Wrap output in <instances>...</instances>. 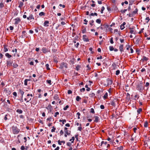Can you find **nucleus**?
<instances>
[{
  "mask_svg": "<svg viewBox=\"0 0 150 150\" xmlns=\"http://www.w3.org/2000/svg\"><path fill=\"white\" fill-rule=\"evenodd\" d=\"M11 129L12 133L14 134H18L20 132V129L16 126H13L11 127Z\"/></svg>",
  "mask_w": 150,
  "mask_h": 150,
  "instance_id": "nucleus-1",
  "label": "nucleus"
},
{
  "mask_svg": "<svg viewBox=\"0 0 150 150\" xmlns=\"http://www.w3.org/2000/svg\"><path fill=\"white\" fill-rule=\"evenodd\" d=\"M67 64L66 63L63 62L60 64L59 68L60 69H62L64 68H67Z\"/></svg>",
  "mask_w": 150,
  "mask_h": 150,
  "instance_id": "nucleus-2",
  "label": "nucleus"
},
{
  "mask_svg": "<svg viewBox=\"0 0 150 150\" xmlns=\"http://www.w3.org/2000/svg\"><path fill=\"white\" fill-rule=\"evenodd\" d=\"M117 102V100L116 99H114L111 100L110 103L112 105L115 107Z\"/></svg>",
  "mask_w": 150,
  "mask_h": 150,
  "instance_id": "nucleus-3",
  "label": "nucleus"
},
{
  "mask_svg": "<svg viewBox=\"0 0 150 150\" xmlns=\"http://www.w3.org/2000/svg\"><path fill=\"white\" fill-rule=\"evenodd\" d=\"M106 81L107 83L106 86L111 85L112 83V81L109 78L107 79Z\"/></svg>",
  "mask_w": 150,
  "mask_h": 150,
  "instance_id": "nucleus-4",
  "label": "nucleus"
},
{
  "mask_svg": "<svg viewBox=\"0 0 150 150\" xmlns=\"http://www.w3.org/2000/svg\"><path fill=\"white\" fill-rule=\"evenodd\" d=\"M13 62V61L12 60H11V59L8 60L6 62V66L8 67L11 66Z\"/></svg>",
  "mask_w": 150,
  "mask_h": 150,
  "instance_id": "nucleus-5",
  "label": "nucleus"
},
{
  "mask_svg": "<svg viewBox=\"0 0 150 150\" xmlns=\"http://www.w3.org/2000/svg\"><path fill=\"white\" fill-rule=\"evenodd\" d=\"M14 20L15 21L14 23L15 25H17L21 21V19L18 17L15 18Z\"/></svg>",
  "mask_w": 150,
  "mask_h": 150,
  "instance_id": "nucleus-6",
  "label": "nucleus"
},
{
  "mask_svg": "<svg viewBox=\"0 0 150 150\" xmlns=\"http://www.w3.org/2000/svg\"><path fill=\"white\" fill-rule=\"evenodd\" d=\"M27 19L28 21H30L32 19H34V17L32 14H30L27 17Z\"/></svg>",
  "mask_w": 150,
  "mask_h": 150,
  "instance_id": "nucleus-7",
  "label": "nucleus"
},
{
  "mask_svg": "<svg viewBox=\"0 0 150 150\" xmlns=\"http://www.w3.org/2000/svg\"><path fill=\"white\" fill-rule=\"evenodd\" d=\"M42 50L44 53H46L48 52V49L45 47H43L42 48Z\"/></svg>",
  "mask_w": 150,
  "mask_h": 150,
  "instance_id": "nucleus-8",
  "label": "nucleus"
},
{
  "mask_svg": "<svg viewBox=\"0 0 150 150\" xmlns=\"http://www.w3.org/2000/svg\"><path fill=\"white\" fill-rule=\"evenodd\" d=\"M144 87L141 85H138L137 86V89L139 91H141L144 89Z\"/></svg>",
  "mask_w": 150,
  "mask_h": 150,
  "instance_id": "nucleus-9",
  "label": "nucleus"
},
{
  "mask_svg": "<svg viewBox=\"0 0 150 150\" xmlns=\"http://www.w3.org/2000/svg\"><path fill=\"white\" fill-rule=\"evenodd\" d=\"M83 38L84 41L88 42L89 41L86 35H83Z\"/></svg>",
  "mask_w": 150,
  "mask_h": 150,
  "instance_id": "nucleus-10",
  "label": "nucleus"
},
{
  "mask_svg": "<svg viewBox=\"0 0 150 150\" xmlns=\"http://www.w3.org/2000/svg\"><path fill=\"white\" fill-rule=\"evenodd\" d=\"M49 21H45L43 25L45 27H48L49 26Z\"/></svg>",
  "mask_w": 150,
  "mask_h": 150,
  "instance_id": "nucleus-11",
  "label": "nucleus"
},
{
  "mask_svg": "<svg viewBox=\"0 0 150 150\" xmlns=\"http://www.w3.org/2000/svg\"><path fill=\"white\" fill-rule=\"evenodd\" d=\"M123 46V44H121L119 47V50L121 52L124 51Z\"/></svg>",
  "mask_w": 150,
  "mask_h": 150,
  "instance_id": "nucleus-12",
  "label": "nucleus"
},
{
  "mask_svg": "<svg viewBox=\"0 0 150 150\" xmlns=\"http://www.w3.org/2000/svg\"><path fill=\"white\" fill-rule=\"evenodd\" d=\"M4 91L6 92V93H8L9 95H10L11 93V92L8 88H5L4 89Z\"/></svg>",
  "mask_w": 150,
  "mask_h": 150,
  "instance_id": "nucleus-13",
  "label": "nucleus"
},
{
  "mask_svg": "<svg viewBox=\"0 0 150 150\" xmlns=\"http://www.w3.org/2000/svg\"><path fill=\"white\" fill-rule=\"evenodd\" d=\"M95 120H94V122H97L99 121V117L97 116H95L94 117Z\"/></svg>",
  "mask_w": 150,
  "mask_h": 150,
  "instance_id": "nucleus-14",
  "label": "nucleus"
},
{
  "mask_svg": "<svg viewBox=\"0 0 150 150\" xmlns=\"http://www.w3.org/2000/svg\"><path fill=\"white\" fill-rule=\"evenodd\" d=\"M19 5L18 6V7L21 8L23 6V5L24 4L23 2H22L21 1H20L19 2Z\"/></svg>",
  "mask_w": 150,
  "mask_h": 150,
  "instance_id": "nucleus-15",
  "label": "nucleus"
},
{
  "mask_svg": "<svg viewBox=\"0 0 150 150\" xmlns=\"http://www.w3.org/2000/svg\"><path fill=\"white\" fill-rule=\"evenodd\" d=\"M117 65L116 64H115V63H113L112 64V66L113 67V69L115 70V69H116V68H117Z\"/></svg>",
  "mask_w": 150,
  "mask_h": 150,
  "instance_id": "nucleus-16",
  "label": "nucleus"
},
{
  "mask_svg": "<svg viewBox=\"0 0 150 150\" xmlns=\"http://www.w3.org/2000/svg\"><path fill=\"white\" fill-rule=\"evenodd\" d=\"M58 144L59 145H61L62 143H63L64 144L65 143V141H60V140H59L58 141Z\"/></svg>",
  "mask_w": 150,
  "mask_h": 150,
  "instance_id": "nucleus-17",
  "label": "nucleus"
},
{
  "mask_svg": "<svg viewBox=\"0 0 150 150\" xmlns=\"http://www.w3.org/2000/svg\"><path fill=\"white\" fill-rule=\"evenodd\" d=\"M19 93H21V98H23V95L24 93V92L22 91V90L20 89L19 90Z\"/></svg>",
  "mask_w": 150,
  "mask_h": 150,
  "instance_id": "nucleus-18",
  "label": "nucleus"
},
{
  "mask_svg": "<svg viewBox=\"0 0 150 150\" xmlns=\"http://www.w3.org/2000/svg\"><path fill=\"white\" fill-rule=\"evenodd\" d=\"M149 59L148 58L146 57L145 56H143V59H142V60L143 61H147Z\"/></svg>",
  "mask_w": 150,
  "mask_h": 150,
  "instance_id": "nucleus-19",
  "label": "nucleus"
},
{
  "mask_svg": "<svg viewBox=\"0 0 150 150\" xmlns=\"http://www.w3.org/2000/svg\"><path fill=\"white\" fill-rule=\"evenodd\" d=\"M4 6V4L2 2L0 3V8L1 9Z\"/></svg>",
  "mask_w": 150,
  "mask_h": 150,
  "instance_id": "nucleus-20",
  "label": "nucleus"
},
{
  "mask_svg": "<svg viewBox=\"0 0 150 150\" xmlns=\"http://www.w3.org/2000/svg\"><path fill=\"white\" fill-rule=\"evenodd\" d=\"M5 56L8 58H10L12 57V56L10 54L8 53H6L5 54Z\"/></svg>",
  "mask_w": 150,
  "mask_h": 150,
  "instance_id": "nucleus-21",
  "label": "nucleus"
},
{
  "mask_svg": "<svg viewBox=\"0 0 150 150\" xmlns=\"http://www.w3.org/2000/svg\"><path fill=\"white\" fill-rule=\"evenodd\" d=\"M138 12V9L137 8H136L134 11L132 13V15H134L137 13Z\"/></svg>",
  "mask_w": 150,
  "mask_h": 150,
  "instance_id": "nucleus-22",
  "label": "nucleus"
},
{
  "mask_svg": "<svg viewBox=\"0 0 150 150\" xmlns=\"http://www.w3.org/2000/svg\"><path fill=\"white\" fill-rule=\"evenodd\" d=\"M16 111L19 114H21L23 113V111L21 110L20 109H17Z\"/></svg>",
  "mask_w": 150,
  "mask_h": 150,
  "instance_id": "nucleus-23",
  "label": "nucleus"
},
{
  "mask_svg": "<svg viewBox=\"0 0 150 150\" xmlns=\"http://www.w3.org/2000/svg\"><path fill=\"white\" fill-rule=\"evenodd\" d=\"M39 15L40 16H45V13L43 12H41L39 13Z\"/></svg>",
  "mask_w": 150,
  "mask_h": 150,
  "instance_id": "nucleus-24",
  "label": "nucleus"
},
{
  "mask_svg": "<svg viewBox=\"0 0 150 150\" xmlns=\"http://www.w3.org/2000/svg\"><path fill=\"white\" fill-rule=\"evenodd\" d=\"M123 146H120L118 147L117 148V150H123Z\"/></svg>",
  "mask_w": 150,
  "mask_h": 150,
  "instance_id": "nucleus-25",
  "label": "nucleus"
},
{
  "mask_svg": "<svg viewBox=\"0 0 150 150\" xmlns=\"http://www.w3.org/2000/svg\"><path fill=\"white\" fill-rule=\"evenodd\" d=\"M30 79H25L24 81V85L25 86H27L28 84V81H29Z\"/></svg>",
  "mask_w": 150,
  "mask_h": 150,
  "instance_id": "nucleus-26",
  "label": "nucleus"
},
{
  "mask_svg": "<svg viewBox=\"0 0 150 150\" xmlns=\"http://www.w3.org/2000/svg\"><path fill=\"white\" fill-rule=\"evenodd\" d=\"M108 94L107 93H106L103 96V98L105 99H107L108 98Z\"/></svg>",
  "mask_w": 150,
  "mask_h": 150,
  "instance_id": "nucleus-27",
  "label": "nucleus"
},
{
  "mask_svg": "<svg viewBox=\"0 0 150 150\" xmlns=\"http://www.w3.org/2000/svg\"><path fill=\"white\" fill-rule=\"evenodd\" d=\"M95 94L94 93H91L89 94V96L91 98H93L95 96Z\"/></svg>",
  "mask_w": 150,
  "mask_h": 150,
  "instance_id": "nucleus-28",
  "label": "nucleus"
},
{
  "mask_svg": "<svg viewBox=\"0 0 150 150\" xmlns=\"http://www.w3.org/2000/svg\"><path fill=\"white\" fill-rule=\"evenodd\" d=\"M107 142H104L103 141H102L101 142V143L100 146H102V145L103 144L105 145L107 144Z\"/></svg>",
  "mask_w": 150,
  "mask_h": 150,
  "instance_id": "nucleus-29",
  "label": "nucleus"
},
{
  "mask_svg": "<svg viewBox=\"0 0 150 150\" xmlns=\"http://www.w3.org/2000/svg\"><path fill=\"white\" fill-rule=\"evenodd\" d=\"M59 121L60 122H62V124H64V123L66 122V120L65 119H64L62 120H60Z\"/></svg>",
  "mask_w": 150,
  "mask_h": 150,
  "instance_id": "nucleus-30",
  "label": "nucleus"
},
{
  "mask_svg": "<svg viewBox=\"0 0 150 150\" xmlns=\"http://www.w3.org/2000/svg\"><path fill=\"white\" fill-rule=\"evenodd\" d=\"M148 122L146 121L144 123V126L145 127H148Z\"/></svg>",
  "mask_w": 150,
  "mask_h": 150,
  "instance_id": "nucleus-31",
  "label": "nucleus"
},
{
  "mask_svg": "<svg viewBox=\"0 0 150 150\" xmlns=\"http://www.w3.org/2000/svg\"><path fill=\"white\" fill-rule=\"evenodd\" d=\"M81 99V98L79 96H77L76 98V100L77 101H79Z\"/></svg>",
  "mask_w": 150,
  "mask_h": 150,
  "instance_id": "nucleus-32",
  "label": "nucleus"
},
{
  "mask_svg": "<svg viewBox=\"0 0 150 150\" xmlns=\"http://www.w3.org/2000/svg\"><path fill=\"white\" fill-rule=\"evenodd\" d=\"M96 22L98 24H100L101 23V21L100 19H98L96 20Z\"/></svg>",
  "mask_w": 150,
  "mask_h": 150,
  "instance_id": "nucleus-33",
  "label": "nucleus"
},
{
  "mask_svg": "<svg viewBox=\"0 0 150 150\" xmlns=\"http://www.w3.org/2000/svg\"><path fill=\"white\" fill-rule=\"evenodd\" d=\"M142 111V109L141 108H139L137 110V112L138 114L140 113V112Z\"/></svg>",
  "mask_w": 150,
  "mask_h": 150,
  "instance_id": "nucleus-34",
  "label": "nucleus"
},
{
  "mask_svg": "<svg viewBox=\"0 0 150 150\" xmlns=\"http://www.w3.org/2000/svg\"><path fill=\"white\" fill-rule=\"evenodd\" d=\"M65 134H67V135H69L70 134L71 131H69V132L67 130H66L65 131Z\"/></svg>",
  "mask_w": 150,
  "mask_h": 150,
  "instance_id": "nucleus-35",
  "label": "nucleus"
},
{
  "mask_svg": "<svg viewBox=\"0 0 150 150\" xmlns=\"http://www.w3.org/2000/svg\"><path fill=\"white\" fill-rule=\"evenodd\" d=\"M74 137H72L71 139L69 140L70 141H71V143H73L74 142Z\"/></svg>",
  "mask_w": 150,
  "mask_h": 150,
  "instance_id": "nucleus-36",
  "label": "nucleus"
},
{
  "mask_svg": "<svg viewBox=\"0 0 150 150\" xmlns=\"http://www.w3.org/2000/svg\"><path fill=\"white\" fill-rule=\"evenodd\" d=\"M59 98V97L58 95H55L54 97V99L57 100Z\"/></svg>",
  "mask_w": 150,
  "mask_h": 150,
  "instance_id": "nucleus-37",
  "label": "nucleus"
},
{
  "mask_svg": "<svg viewBox=\"0 0 150 150\" xmlns=\"http://www.w3.org/2000/svg\"><path fill=\"white\" fill-rule=\"evenodd\" d=\"M127 10V9H125L124 10H121L120 11V12H121L122 13H124Z\"/></svg>",
  "mask_w": 150,
  "mask_h": 150,
  "instance_id": "nucleus-38",
  "label": "nucleus"
},
{
  "mask_svg": "<svg viewBox=\"0 0 150 150\" xmlns=\"http://www.w3.org/2000/svg\"><path fill=\"white\" fill-rule=\"evenodd\" d=\"M140 41V39H137L135 41V44H138Z\"/></svg>",
  "mask_w": 150,
  "mask_h": 150,
  "instance_id": "nucleus-39",
  "label": "nucleus"
},
{
  "mask_svg": "<svg viewBox=\"0 0 150 150\" xmlns=\"http://www.w3.org/2000/svg\"><path fill=\"white\" fill-rule=\"evenodd\" d=\"M109 50L110 51H112L114 50V48L112 46H110L109 47Z\"/></svg>",
  "mask_w": 150,
  "mask_h": 150,
  "instance_id": "nucleus-40",
  "label": "nucleus"
},
{
  "mask_svg": "<svg viewBox=\"0 0 150 150\" xmlns=\"http://www.w3.org/2000/svg\"><path fill=\"white\" fill-rule=\"evenodd\" d=\"M79 37L76 35L75 36V37L74 38V41H76V40H78Z\"/></svg>",
  "mask_w": 150,
  "mask_h": 150,
  "instance_id": "nucleus-41",
  "label": "nucleus"
},
{
  "mask_svg": "<svg viewBox=\"0 0 150 150\" xmlns=\"http://www.w3.org/2000/svg\"><path fill=\"white\" fill-rule=\"evenodd\" d=\"M13 66L14 68H16L18 66V65L16 63H13Z\"/></svg>",
  "mask_w": 150,
  "mask_h": 150,
  "instance_id": "nucleus-42",
  "label": "nucleus"
},
{
  "mask_svg": "<svg viewBox=\"0 0 150 150\" xmlns=\"http://www.w3.org/2000/svg\"><path fill=\"white\" fill-rule=\"evenodd\" d=\"M120 73V71L119 70H117L116 71L115 74L116 75H118Z\"/></svg>",
  "mask_w": 150,
  "mask_h": 150,
  "instance_id": "nucleus-43",
  "label": "nucleus"
},
{
  "mask_svg": "<svg viewBox=\"0 0 150 150\" xmlns=\"http://www.w3.org/2000/svg\"><path fill=\"white\" fill-rule=\"evenodd\" d=\"M45 66L46 67L47 69V70H49L50 69V68L49 67V65L48 64H46L45 65Z\"/></svg>",
  "mask_w": 150,
  "mask_h": 150,
  "instance_id": "nucleus-44",
  "label": "nucleus"
},
{
  "mask_svg": "<svg viewBox=\"0 0 150 150\" xmlns=\"http://www.w3.org/2000/svg\"><path fill=\"white\" fill-rule=\"evenodd\" d=\"M80 68V66L79 65L77 66L76 67V70L79 71Z\"/></svg>",
  "mask_w": 150,
  "mask_h": 150,
  "instance_id": "nucleus-45",
  "label": "nucleus"
},
{
  "mask_svg": "<svg viewBox=\"0 0 150 150\" xmlns=\"http://www.w3.org/2000/svg\"><path fill=\"white\" fill-rule=\"evenodd\" d=\"M90 112L91 113H95L94 110V109L93 108H91Z\"/></svg>",
  "mask_w": 150,
  "mask_h": 150,
  "instance_id": "nucleus-46",
  "label": "nucleus"
},
{
  "mask_svg": "<svg viewBox=\"0 0 150 150\" xmlns=\"http://www.w3.org/2000/svg\"><path fill=\"white\" fill-rule=\"evenodd\" d=\"M67 145L69 146H70L71 145V144L70 142H68L67 143Z\"/></svg>",
  "mask_w": 150,
  "mask_h": 150,
  "instance_id": "nucleus-47",
  "label": "nucleus"
},
{
  "mask_svg": "<svg viewBox=\"0 0 150 150\" xmlns=\"http://www.w3.org/2000/svg\"><path fill=\"white\" fill-rule=\"evenodd\" d=\"M56 129V128L54 127L53 126L52 127V129H51V132H55V130Z\"/></svg>",
  "mask_w": 150,
  "mask_h": 150,
  "instance_id": "nucleus-48",
  "label": "nucleus"
},
{
  "mask_svg": "<svg viewBox=\"0 0 150 150\" xmlns=\"http://www.w3.org/2000/svg\"><path fill=\"white\" fill-rule=\"evenodd\" d=\"M94 21L93 20H92L90 23V24L91 26H92L93 25V23H94Z\"/></svg>",
  "mask_w": 150,
  "mask_h": 150,
  "instance_id": "nucleus-49",
  "label": "nucleus"
},
{
  "mask_svg": "<svg viewBox=\"0 0 150 150\" xmlns=\"http://www.w3.org/2000/svg\"><path fill=\"white\" fill-rule=\"evenodd\" d=\"M69 106L68 105H66L65 107H64V108H63V110H67V109L69 108Z\"/></svg>",
  "mask_w": 150,
  "mask_h": 150,
  "instance_id": "nucleus-50",
  "label": "nucleus"
},
{
  "mask_svg": "<svg viewBox=\"0 0 150 150\" xmlns=\"http://www.w3.org/2000/svg\"><path fill=\"white\" fill-rule=\"evenodd\" d=\"M46 82L47 83L49 84L50 85H51V80H47L46 81Z\"/></svg>",
  "mask_w": 150,
  "mask_h": 150,
  "instance_id": "nucleus-51",
  "label": "nucleus"
},
{
  "mask_svg": "<svg viewBox=\"0 0 150 150\" xmlns=\"http://www.w3.org/2000/svg\"><path fill=\"white\" fill-rule=\"evenodd\" d=\"M113 38L112 37H111V38H110V42L111 44H112L113 43Z\"/></svg>",
  "mask_w": 150,
  "mask_h": 150,
  "instance_id": "nucleus-52",
  "label": "nucleus"
},
{
  "mask_svg": "<svg viewBox=\"0 0 150 150\" xmlns=\"http://www.w3.org/2000/svg\"><path fill=\"white\" fill-rule=\"evenodd\" d=\"M13 95L15 97H16L17 96V94L16 92H13Z\"/></svg>",
  "mask_w": 150,
  "mask_h": 150,
  "instance_id": "nucleus-53",
  "label": "nucleus"
},
{
  "mask_svg": "<svg viewBox=\"0 0 150 150\" xmlns=\"http://www.w3.org/2000/svg\"><path fill=\"white\" fill-rule=\"evenodd\" d=\"M146 20H147V21L146 22V23H148L149 20H150V19L149 18V17H146V19H145Z\"/></svg>",
  "mask_w": 150,
  "mask_h": 150,
  "instance_id": "nucleus-54",
  "label": "nucleus"
},
{
  "mask_svg": "<svg viewBox=\"0 0 150 150\" xmlns=\"http://www.w3.org/2000/svg\"><path fill=\"white\" fill-rule=\"evenodd\" d=\"M85 89L84 88H82L80 89V91L81 92H84L85 91Z\"/></svg>",
  "mask_w": 150,
  "mask_h": 150,
  "instance_id": "nucleus-55",
  "label": "nucleus"
},
{
  "mask_svg": "<svg viewBox=\"0 0 150 150\" xmlns=\"http://www.w3.org/2000/svg\"><path fill=\"white\" fill-rule=\"evenodd\" d=\"M130 33H131V34H135V32L134 31V30H131L130 31Z\"/></svg>",
  "mask_w": 150,
  "mask_h": 150,
  "instance_id": "nucleus-56",
  "label": "nucleus"
},
{
  "mask_svg": "<svg viewBox=\"0 0 150 150\" xmlns=\"http://www.w3.org/2000/svg\"><path fill=\"white\" fill-rule=\"evenodd\" d=\"M59 6L60 7H62V8H65V5H62L61 4H59Z\"/></svg>",
  "mask_w": 150,
  "mask_h": 150,
  "instance_id": "nucleus-57",
  "label": "nucleus"
},
{
  "mask_svg": "<svg viewBox=\"0 0 150 150\" xmlns=\"http://www.w3.org/2000/svg\"><path fill=\"white\" fill-rule=\"evenodd\" d=\"M93 48L92 47H90L89 48V50L91 52V53L93 54V52L92 51Z\"/></svg>",
  "mask_w": 150,
  "mask_h": 150,
  "instance_id": "nucleus-58",
  "label": "nucleus"
},
{
  "mask_svg": "<svg viewBox=\"0 0 150 150\" xmlns=\"http://www.w3.org/2000/svg\"><path fill=\"white\" fill-rule=\"evenodd\" d=\"M79 42H77L76 43V44H75V46L76 47V48H78V46L79 45Z\"/></svg>",
  "mask_w": 150,
  "mask_h": 150,
  "instance_id": "nucleus-59",
  "label": "nucleus"
},
{
  "mask_svg": "<svg viewBox=\"0 0 150 150\" xmlns=\"http://www.w3.org/2000/svg\"><path fill=\"white\" fill-rule=\"evenodd\" d=\"M72 93V91L71 90H68V92H67V93L68 94H71V93Z\"/></svg>",
  "mask_w": 150,
  "mask_h": 150,
  "instance_id": "nucleus-60",
  "label": "nucleus"
},
{
  "mask_svg": "<svg viewBox=\"0 0 150 150\" xmlns=\"http://www.w3.org/2000/svg\"><path fill=\"white\" fill-rule=\"evenodd\" d=\"M100 108L101 109H103L105 108V107L103 105H100Z\"/></svg>",
  "mask_w": 150,
  "mask_h": 150,
  "instance_id": "nucleus-61",
  "label": "nucleus"
},
{
  "mask_svg": "<svg viewBox=\"0 0 150 150\" xmlns=\"http://www.w3.org/2000/svg\"><path fill=\"white\" fill-rule=\"evenodd\" d=\"M59 112H56L55 113V115H54V116L55 117H56L57 116V115H59Z\"/></svg>",
  "mask_w": 150,
  "mask_h": 150,
  "instance_id": "nucleus-62",
  "label": "nucleus"
},
{
  "mask_svg": "<svg viewBox=\"0 0 150 150\" xmlns=\"http://www.w3.org/2000/svg\"><path fill=\"white\" fill-rule=\"evenodd\" d=\"M25 148L24 147V146H22L21 147V150H24V149H25Z\"/></svg>",
  "mask_w": 150,
  "mask_h": 150,
  "instance_id": "nucleus-63",
  "label": "nucleus"
},
{
  "mask_svg": "<svg viewBox=\"0 0 150 150\" xmlns=\"http://www.w3.org/2000/svg\"><path fill=\"white\" fill-rule=\"evenodd\" d=\"M82 129V128L81 127L79 126L78 128V130L81 131Z\"/></svg>",
  "mask_w": 150,
  "mask_h": 150,
  "instance_id": "nucleus-64",
  "label": "nucleus"
}]
</instances>
